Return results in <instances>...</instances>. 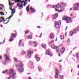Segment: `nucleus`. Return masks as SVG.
<instances>
[{"label": "nucleus", "mask_w": 79, "mask_h": 79, "mask_svg": "<svg viewBox=\"0 0 79 79\" xmlns=\"http://www.w3.org/2000/svg\"><path fill=\"white\" fill-rule=\"evenodd\" d=\"M14 60L15 61H16V62H18V61H19L18 60V59H17V58H14Z\"/></svg>", "instance_id": "32"}, {"label": "nucleus", "mask_w": 79, "mask_h": 79, "mask_svg": "<svg viewBox=\"0 0 79 79\" xmlns=\"http://www.w3.org/2000/svg\"><path fill=\"white\" fill-rule=\"evenodd\" d=\"M33 43L35 47H37V43L35 41H34Z\"/></svg>", "instance_id": "27"}, {"label": "nucleus", "mask_w": 79, "mask_h": 79, "mask_svg": "<svg viewBox=\"0 0 79 79\" xmlns=\"http://www.w3.org/2000/svg\"><path fill=\"white\" fill-rule=\"evenodd\" d=\"M13 39L11 37H10V40H9V41L10 42H11V41H13Z\"/></svg>", "instance_id": "34"}, {"label": "nucleus", "mask_w": 79, "mask_h": 79, "mask_svg": "<svg viewBox=\"0 0 79 79\" xmlns=\"http://www.w3.org/2000/svg\"><path fill=\"white\" fill-rule=\"evenodd\" d=\"M73 69H72L71 70V73H72L73 72Z\"/></svg>", "instance_id": "54"}, {"label": "nucleus", "mask_w": 79, "mask_h": 79, "mask_svg": "<svg viewBox=\"0 0 79 79\" xmlns=\"http://www.w3.org/2000/svg\"><path fill=\"white\" fill-rule=\"evenodd\" d=\"M61 21H58L55 22L54 23L55 24V27L57 28H59V25L61 24Z\"/></svg>", "instance_id": "6"}, {"label": "nucleus", "mask_w": 79, "mask_h": 79, "mask_svg": "<svg viewBox=\"0 0 79 79\" xmlns=\"http://www.w3.org/2000/svg\"><path fill=\"white\" fill-rule=\"evenodd\" d=\"M17 6L18 7H20V8H23V4H21L20 5V4L19 3H18L17 5Z\"/></svg>", "instance_id": "23"}, {"label": "nucleus", "mask_w": 79, "mask_h": 79, "mask_svg": "<svg viewBox=\"0 0 79 79\" xmlns=\"http://www.w3.org/2000/svg\"><path fill=\"white\" fill-rule=\"evenodd\" d=\"M29 32V31H25V34H27L28 33V32Z\"/></svg>", "instance_id": "39"}, {"label": "nucleus", "mask_w": 79, "mask_h": 79, "mask_svg": "<svg viewBox=\"0 0 79 79\" xmlns=\"http://www.w3.org/2000/svg\"><path fill=\"white\" fill-rule=\"evenodd\" d=\"M10 10L12 11V14H13L11 15V16L9 17V18H6V19H9V20L7 23H4V24H8V22H9V21H10V18H11V17H13V14H14V13H15L16 11L15 9H12L11 8H10Z\"/></svg>", "instance_id": "2"}, {"label": "nucleus", "mask_w": 79, "mask_h": 79, "mask_svg": "<svg viewBox=\"0 0 79 79\" xmlns=\"http://www.w3.org/2000/svg\"><path fill=\"white\" fill-rule=\"evenodd\" d=\"M29 44H30V45H32V42L30 41H29Z\"/></svg>", "instance_id": "42"}, {"label": "nucleus", "mask_w": 79, "mask_h": 79, "mask_svg": "<svg viewBox=\"0 0 79 79\" xmlns=\"http://www.w3.org/2000/svg\"><path fill=\"white\" fill-rule=\"evenodd\" d=\"M27 38L29 39H32V35H30L28 36Z\"/></svg>", "instance_id": "28"}, {"label": "nucleus", "mask_w": 79, "mask_h": 79, "mask_svg": "<svg viewBox=\"0 0 79 79\" xmlns=\"http://www.w3.org/2000/svg\"><path fill=\"white\" fill-rule=\"evenodd\" d=\"M29 2H31V1L30 0H28Z\"/></svg>", "instance_id": "64"}, {"label": "nucleus", "mask_w": 79, "mask_h": 79, "mask_svg": "<svg viewBox=\"0 0 79 79\" xmlns=\"http://www.w3.org/2000/svg\"><path fill=\"white\" fill-rule=\"evenodd\" d=\"M30 10L32 13H35V9L32 8V7L30 8Z\"/></svg>", "instance_id": "18"}, {"label": "nucleus", "mask_w": 79, "mask_h": 79, "mask_svg": "<svg viewBox=\"0 0 79 79\" xmlns=\"http://www.w3.org/2000/svg\"><path fill=\"white\" fill-rule=\"evenodd\" d=\"M62 20L63 21H64V20L67 21V23H70V22H71V18L68 17L66 16H64L63 18L62 19Z\"/></svg>", "instance_id": "3"}, {"label": "nucleus", "mask_w": 79, "mask_h": 79, "mask_svg": "<svg viewBox=\"0 0 79 79\" xmlns=\"http://www.w3.org/2000/svg\"><path fill=\"white\" fill-rule=\"evenodd\" d=\"M32 53H33V51L32 50H28L27 53V56L28 58H31Z\"/></svg>", "instance_id": "8"}, {"label": "nucleus", "mask_w": 79, "mask_h": 79, "mask_svg": "<svg viewBox=\"0 0 79 79\" xmlns=\"http://www.w3.org/2000/svg\"><path fill=\"white\" fill-rule=\"evenodd\" d=\"M42 35V33H41V34L40 35V37H41V35Z\"/></svg>", "instance_id": "49"}, {"label": "nucleus", "mask_w": 79, "mask_h": 79, "mask_svg": "<svg viewBox=\"0 0 79 79\" xmlns=\"http://www.w3.org/2000/svg\"><path fill=\"white\" fill-rule=\"evenodd\" d=\"M67 29H68V27L67 26L65 29V31H66V30H67Z\"/></svg>", "instance_id": "52"}, {"label": "nucleus", "mask_w": 79, "mask_h": 79, "mask_svg": "<svg viewBox=\"0 0 79 79\" xmlns=\"http://www.w3.org/2000/svg\"><path fill=\"white\" fill-rule=\"evenodd\" d=\"M60 79H63L64 78V77L63 75L60 76Z\"/></svg>", "instance_id": "33"}, {"label": "nucleus", "mask_w": 79, "mask_h": 79, "mask_svg": "<svg viewBox=\"0 0 79 79\" xmlns=\"http://www.w3.org/2000/svg\"><path fill=\"white\" fill-rule=\"evenodd\" d=\"M56 11H58V9H56Z\"/></svg>", "instance_id": "55"}, {"label": "nucleus", "mask_w": 79, "mask_h": 79, "mask_svg": "<svg viewBox=\"0 0 79 79\" xmlns=\"http://www.w3.org/2000/svg\"><path fill=\"white\" fill-rule=\"evenodd\" d=\"M65 50V48H64L63 47L60 50V52L61 53H63L64 52V51Z\"/></svg>", "instance_id": "15"}, {"label": "nucleus", "mask_w": 79, "mask_h": 79, "mask_svg": "<svg viewBox=\"0 0 79 79\" xmlns=\"http://www.w3.org/2000/svg\"><path fill=\"white\" fill-rule=\"evenodd\" d=\"M3 8H5V6H3V5L2 4H0V10H2H2H3Z\"/></svg>", "instance_id": "21"}, {"label": "nucleus", "mask_w": 79, "mask_h": 79, "mask_svg": "<svg viewBox=\"0 0 79 79\" xmlns=\"http://www.w3.org/2000/svg\"><path fill=\"white\" fill-rule=\"evenodd\" d=\"M61 4L63 5V6H66V4L65 3H64L63 2H62L61 3Z\"/></svg>", "instance_id": "31"}, {"label": "nucleus", "mask_w": 79, "mask_h": 79, "mask_svg": "<svg viewBox=\"0 0 79 79\" xmlns=\"http://www.w3.org/2000/svg\"><path fill=\"white\" fill-rule=\"evenodd\" d=\"M0 60H2V57L1 56H0Z\"/></svg>", "instance_id": "48"}, {"label": "nucleus", "mask_w": 79, "mask_h": 79, "mask_svg": "<svg viewBox=\"0 0 79 79\" xmlns=\"http://www.w3.org/2000/svg\"><path fill=\"white\" fill-rule=\"evenodd\" d=\"M67 41L68 42H70V40H69V39H68Z\"/></svg>", "instance_id": "43"}, {"label": "nucleus", "mask_w": 79, "mask_h": 79, "mask_svg": "<svg viewBox=\"0 0 79 79\" xmlns=\"http://www.w3.org/2000/svg\"><path fill=\"white\" fill-rule=\"evenodd\" d=\"M56 8H61V5L60 4V3H58L57 5H56Z\"/></svg>", "instance_id": "16"}, {"label": "nucleus", "mask_w": 79, "mask_h": 79, "mask_svg": "<svg viewBox=\"0 0 79 79\" xmlns=\"http://www.w3.org/2000/svg\"><path fill=\"white\" fill-rule=\"evenodd\" d=\"M30 63L32 65H33V62H32V61H30Z\"/></svg>", "instance_id": "40"}, {"label": "nucleus", "mask_w": 79, "mask_h": 79, "mask_svg": "<svg viewBox=\"0 0 79 79\" xmlns=\"http://www.w3.org/2000/svg\"><path fill=\"white\" fill-rule=\"evenodd\" d=\"M12 37L13 38H15L16 37V34H12Z\"/></svg>", "instance_id": "25"}, {"label": "nucleus", "mask_w": 79, "mask_h": 79, "mask_svg": "<svg viewBox=\"0 0 79 79\" xmlns=\"http://www.w3.org/2000/svg\"><path fill=\"white\" fill-rule=\"evenodd\" d=\"M25 53V52L24 51H23L22 52V54L24 55Z\"/></svg>", "instance_id": "45"}, {"label": "nucleus", "mask_w": 79, "mask_h": 79, "mask_svg": "<svg viewBox=\"0 0 79 79\" xmlns=\"http://www.w3.org/2000/svg\"><path fill=\"white\" fill-rule=\"evenodd\" d=\"M70 16H72V17H73V16H74V15L72 14H70Z\"/></svg>", "instance_id": "47"}, {"label": "nucleus", "mask_w": 79, "mask_h": 79, "mask_svg": "<svg viewBox=\"0 0 79 79\" xmlns=\"http://www.w3.org/2000/svg\"><path fill=\"white\" fill-rule=\"evenodd\" d=\"M73 56H76V55H73Z\"/></svg>", "instance_id": "59"}, {"label": "nucleus", "mask_w": 79, "mask_h": 79, "mask_svg": "<svg viewBox=\"0 0 79 79\" xmlns=\"http://www.w3.org/2000/svg\"><path fill=\"white\" fill-rule=\"evenodd\" d=\"M59 67L60 69H61V68H62V66L61 65H60Z\"/></svg>", "instance_id": "46"}, {"label": "nucleus", "mask_w": 79, "mask_h": 79, "mask_svg": "<svg viewBox=\"0 0 79 79\" xmlns=\"http://www.w3.org/2000/svg\"><path fill=\"white\" fill-rule=\"evenodd\" d=\"M59 71L58 69H55V74L54 76V77L56 79H58V76H59V74H58Z\"/></svg>", "instance_id": "9"}, {"label": "nucleus", "mask_w": 79, "mask_h": 79, "mask_svg": "<svg viewBox=\"0 0 79 79\" xmlns=\"http://www.w3.org/2000/svg\"><path fill=\"white\" fill-rule=\"evenodd\" d=\"M53 42H54V41L52 40L49 43V44H52Z\"/></svg>", "instance_id": "37"}, {"label": "nucleus", "mask_w": 79, "mask_h": 79, "mask_svg": "<svg viewBox=\"0 0 79 79\" xmlns=\"http://www.w3.org/2000/svg\"><path fill=\"white\" fill-rule=\"evenodd\" d=\"M51 39H53L55 37V35L53 34V33H51L50 35Z\"/></svg>", "instance_id": "20"}, {"label": "nucleus", "mask_w": 79, "mask_h": 79, "mask_svg": "<svg viewBox=\"0 0 79 79\" xmlns=\"http://www.w3.org/2000/svg\"><path fill=\"white\" fill-rule=\"evenodd\" d=\"M29 79H31V77H29Z\"/></svg>", "instance_id": "60"}, {"label": "nucleus", "mask_w": 79, "mask_h": 79, "mask_svg": "<svg viewBox=\"0 0 79 79\" xmlns=\"http://www.w3.org/2000/svg\"><path fill=\"white\" fill-rule=\"evenodd\" d=\"M62 61H63V60H61L59 61V62H61Z\"/></svg>", "instance_id": "56"}, {"label": "nucleus", "mask_w": 79, "mask_h": 79, "mask_svg": "<svg viewBox=\"0 0 79 79\" xmlns=\"http://www.w3.org/2000/svg\"><path fill=\"white\" fill-rule=\"evenodd\" d=\"M52 16H54L53 17V19H56V18H57V17L58 16V13H56L54 15H52Z\"/></svg>", "instance_id": "12"}, {"label": "nucleus", "mask_w": 79, "mask_h": 79, "mask_svg": "<svg viewBox=\"0 0 79 79\" xmlns=\"http://www.w3.org/2000/svg\"><path fill=\"white\" fill-rule=\"evenodd\" d=\"M35 58L36 59L37 61H40V58L38 57V56L37 55L35 56Z\"/></svg>", "instance_id": "17"}, {"label": "nucleus", "mask_w": 79, "mask_h": 79, "mask_svg": "<svg viewBox=\"0 0 79 79\" xmlns=\"http://www.w3.org/2000/svg\"><path fill=\"white\" fill-rule=\"evenodd\" d=\"M38 70H39V71H40V72L42 71V68H41V67L40 66L38 67Z\"/></svg>", "instance_id": "29"}, {"label": "nucleus", "mask_w": 79, "mask_h": 79, "mask_svg": "<svg viewBox=\"0 0 79 79\" xmlns=\"http://www.w3.org/2000/svg\"><path fill=\"white\" fill-rule=\"evenodd\" d=\"M51 48L52 49H55V50H56V52L58 53L59 52V48H57V47L54 45H51Z\"/></svg>", "instance_id": "10"}, {"label": "nucleus", "mask_w": 79, "mask_h": 79, "mask_svg": "<svg viewBox=\"0 0 79 79\" xmlns=\"http://www.w3.org/2000/svg\"><path fill=\"white\" fill-rule=\"evenodd\" d=\"M46 55H50V56H52V54L49 51H47L46 53Z\"/></svg>", "instance_id": "11"}, {"label": "nucleus", "mask_w": 79, "mask_h": 79, "mask_svg": "<svg viewBox=\"0 0 79 79\" xmlns=\"http://www.w3.org/2000/svg\"><path fill=\"white\" fill-rule=\"evenodd\" d=\"M42 47H43V48H45V47H46V45L45 44L44 45H42Z\"/></svg>", "instance_id": "36"}, {"label": "nucleus", "mask_w": 79, "mask_h": 79, "mask_svg": "<svg viewBox=\"0 0 79 79\" xmlns=\"http://www.w3.org/2000/svg\"><path fill=\"white\" fill-rule=\"evenodd\" d=\"M21 44V40H20L19 41V47H24V44Z\"/></svg>", "instance_id": "13"}, {"label": "nucleus", "mask_w": 79, "mask_h": 79, "mask_svg": "<svg viewBox=\"0 0 79 79\" xmlns=\"http://www.w3.org/2000/svg\"><path fill=\"white\" fill-rule=\"evenodd\" d=\"M24 1H21V0H18L16 2H21V4H23V3H24Z\"/></svg>", "instance_id": "26"}, {"label": "nucleus", "mask_w": 79, "mask_h": 79, "mask_svg": "<svg viewBox=\"0 0 79 79\" xmlns=\"http://www.w3.org/2000/svg\"><path fill=\"white\" fill-rule=\"evenodd\" d=\"M37 27H38V28H40V27L39 26H37Z\"/></svg>", "instance_id": "61"}, {"label": "nucleus", "mask_w": 79, "mask_h": 79, "mask_svg": "<svg viewBox=\"0 0 79 79\" xmlns=\"http://www.w3.org/2000/svg\"><path fill=\"white\" fill-rule=\"evenodd\" d=\"M14 73V70L13 69H10L9 71V74H12Z\"/></svg>", "instance_id": "19"}, {"label": "nucleus", "mask_w": 79, "mask_h": 79, "mask_svg": "<svg viewBox=\"0 0 79 79\" xmlns=\"http://www.w3.org/2000/svg\"><path fill=\"white\" fill-rule=\"evenodd\" d=\"M55 6L56 7V6H52V8H55Z\"/></svg>", "instance_id": "51"}, {"label": "nucleus", "mask_w": 79, "mask_h": 79, "mask_svg": "<svg viewBox=\"0 0 79 79\" xmlns=\"http://www.w3.org/2000/svg\"><path fill=\"white\" fill-rule=\"evenodd\" d=\"M73 31V32L71 31L70 32V35L71 36L73 35L74 34H76V33H77V32L79 31V26L77 28L74 29Z\"/></svg>", "instance_id": "4"}, {"label": "nucleus", "mask_w": 79, "mask_h": 79, "mask_svg": "<svg viewBox=\"0 0 79 79\" xmlns=\"http://www.w3.org/2000/svg\"><path fill=\"white\" fill-rule=\"evenodd\" d=\"M27 12L29 11V5H28L26 8Z\"/></svg>", "instance_id": "24"}, {"label": "nucleus", "mask_w": 79, "mask_h": 79, "mask_svg": "<svg viewBox=\"0 0 79 79\" xmlns=\"http://www.w3.org/2000/svg\"><path fill=\"white\" fill-rule=\"evenodd\" d=\"M4 56L5 57V60L3 62V64H6V61H7V60H10V59H9V56H7L6 54H5L4 55Z\"/></svg>", "instance_id": "7"}, {"label": "nucleus", "mask_w": 79, "mask_h": 79, "mask_svg": "<svg viewBox=\"0 0 79 79\" xmlns=\"http://www.w3.org/2000/svg\"><path fill=\"white\" fill-rule=\"evenodd\" d=\"M74 10L75 11L79 10V3H76L73 6V7Z\"/></svg>", "instance_id": "5"}, {"label": "nucleus", "mask_w": 79, "mask_h": 79, "mask_svg": "<svg viewBox=\"0 0 79 79\" xmlns=\"http://www.w3.org/2000/svg\"><path fill=\"white\" fill-rule=\"evenodd\" d=\"M0 26H1V27H3V26H2V25H1Z\"/></svg>", "instance_id": "57"}, {"label": "nucleus", "mask_w": 79, "mask_h": 79, "mask_svg": "<svg viewBox=\"0 0 79 79\" xmlns=\"http://www.w3.org/2000/svg\"><path fill=\"white\" fill-rule=\"evenodd\" d=\"M52 6V5H48V6Z\"/></svg>", "instance_id": "58"}, {"label": "nucleus", "mask_w": 79, "mask_h": 79, "mask_svg": "<svg viewBox=\"0 0 79 79\" xmlns=\"http://www.w3.org/2000/svg\"><path fill=\"white\" fill-rule=\"evenodd\" d=\"M58 55H59V56H61V55H60V53H59Z\"/></svg>", "instance_id": "53"}, {"label": "nucleus", "mask_w": 79, "mask_h": 79, "mask_svg": "<svg viewBox=\"0 0 79 79\" xmlns=\"http://www.w3.org/2000/svg\"><path fill=\"white\" fill-rule=\"evenodd\" d=\"M77 67L78 68H79V65H77Z\"/></svg>", "instance_id": "62"}, {"label": "nucleus", "mask_w": 79, "mask_h": 79, "mask_svg": "<svg viewBox=\"0 0 79 79\" xmlns=\"http://www.w3.org/2000/svg\"><path fill=\"white\" fill-rule=\"evenodd\" d=\"M71 10H72V8H70V11Z\"/></svg>", "instance_id": "63"}, {"label": "nucleus", "mask_w": 79, "mask_h": 79, "mask_svg": "<svg viewBox=\"0 0 79 79\" xmlns=\"http://www.w3.org/2000/svg\"><path fill=\"white\" fill-rule=\"evenodd\" d=\"M15 75H16V73H13L12 74V79H15Z\"/></svg>", "instance_id": "22"}, {"label": "nucleus", "mask_w": 79, "mask_h": 79, "mask_svg": "<svg viewBox=\"0 0 79 79\" xmlns=\"http://www.w3.org/2000/svg\"><path fill=\"white\" fill-rule=\"evenodd\" d=\"M58 12H61V10H58Z\"/></svg>", "instance_id": "50"}, {"label": "nucleus", "mask_w": 79, "mask_h": 79, "mask_svg": "<svg viewBox=\"0 0 79 79\" xmlns=\"http://www.w3.org/2000/svg\"><path fill=\"white\" fill-rule=\"evenodd\" d=\"M0 18L2 20H0V23H1L2 21H5V17H0Z\"/></svg>", "instance_id": "14"}, {"label": "nucleus", "mask_w": 79, "mask_h": 79, "mask_svg": "<svg viewBox=\"0 0 79 79\" xmlns=\"http://www.w3.org/2000/svg\"><path fill=\"white\" fill-rule=\"evenodd\" d=\"M64 38V36L62 35L60 36V39H63Z\"/></svg>", "instance_id": "38"}, {"label": "nucleus", "mask_w": 79, "mask_h": 79, "mask_svg": "<svg viewBox=\"0 0 79 79\" xmlns=\"http://www.w3.org/2000/svg\"><path fill=\"white\" fill-rule=\"evenodd\" d=\"M7 72H8V70H6L5 71H3L2 72V73H7Z\"/></svg>", "instance_id": "35"}, {"label": "nucleus", "mask_w": 79, "mask_h": 79, "mask_svg": "<svg viewBox=\"0 0 79 79\" xmlns=\"http://www.w3.org/2000/svg\"><path fill=\"white\" fill-rule=\"evenodd\" d=\"M0 14H1V15H4V14H3V13L2 12H0Z\"/></svg>", "instance_id": "41"}, {"label": "nucleus", "mask_w": 79, "mask_h": 79, "mask_svg": "<svg viewBox=\"0 0 79 79\" xmlns=\"http://www.w3.org/2000/svg\"><path fill=\"white\" fill-rule=\"evenodd\" d=\"M27 3H26V2H24V6H26V5H27Z\"/></svg>", "instance_id": "44"}, {"label": "nucleus", "mask_w": 79, "mask_h": 79, "mask_svg": "<svg viewBox=\"0 0 79 79\" xmlns=\"http://www.w3.org/2000/svg\"><path fill=\"white\" fill-rule=\"evenodd\" d=\"M77 59H79V53H77L76 54Z\"/></svg>", "instance_id": "30"}, {"label": "nucleus", "mask_w": 79, "mask_h": 79, "mask_svg": "<svg viewBox=\"0 0 79 79\" xmlns=\"http://www.w3.org/2000/svg\"><path fill=\"white\" fill-rule=\"evenodd\" d=\"M15 66L17 67H19V68H20L19 69H17L18 71L21 72L24 71V69L23 68L24 66V64L22 63V62H20L19 64L16 65Z\"/></svg>", "instance_id": "1"}]
</instances>
